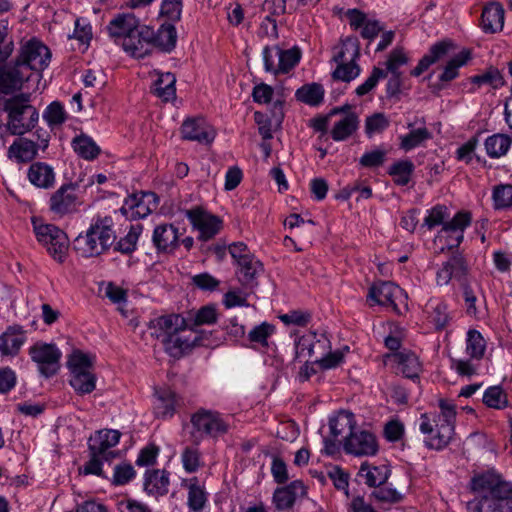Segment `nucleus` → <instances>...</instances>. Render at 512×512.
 Segmentation results:
<instances>
[{
    "mask_svg": "<svg viewBox=\"0 0 512 512\" xmlns=\"http://www.w3.org/2000/svg\"><path fill=\"white\" fill-rule=\"evenodd\" d=\"M477 497L467 503L468 512H512V484L493 470L475 474L470 480Z\"/></svg>",
    "mask_w": 512,
    "mask_h": 512,
    "instance_id": "obj_1",
    "label": "nucleus"
},
{
    "mask_svg": "<svg viewBox=\"0 0 512 512\" xmlns=\"http://www.w3.org/2000/svg\"><path fill=\"white\" fill-rule=\"evenodd\" d=\"M111 216H97L85 234H79L73 241L74 250L84 258L98 257L113 245L116 235Z\"/></svg>",
    "mask_w": 512,
    "mask_h": 512,
    "instance_id": "obj_2",
    "label": "nucleus"
},
{
    "mask_svg": "<svg viewBox=\"0 0 512 512\" xmlns=\"http://www.w3.org/2000/svg\"><path fill=\"white\" fill-rule=\"evenodd\" d=\"M29 93H19L9 98H3V111L7 113L6 132L22 136L32 131L39 120V112L30 103Z\"/></svg>",
    "mask_w": 512,
    "mask_h": 512,
    "instance_id": "obj_3",
    "label": "nucleus"
},
{
    "mask_svg": "<svg viewBox=\"0 0 512 512\" xmlns=\"http://www.w3.org/2000/svg\"><path fill=\"white\" fill-rule=\"evenodd\" d=\"M95 356L75 349L68 356L67 367L70 371L69 384L79 395L92 393L96 388V375L92 372Z\"/></svg>",
    "mask_w": 512,
    "mask_h": 512,
    "instance_id": "obj_4",
    "label": "nucleus"
},
{
    "mask_svg": "<svg viewBox=\"0 0 512 512\" xmlns=\"http://www.w3.org/2000/svg\"><path fill=\"white\" fill-rule=\"evenodd\" d=\"M193 431L191 437L197 446L204 437L218 439L230 430V423L219 411L199 408L190 418Z\"/></svg>",
    "mask_w": 512,
    "mask_h": 512,
    "instance_id": "obj_5",
    "label": "nucleus"
},
{
    "mask_svg": "<svg viewBox=\"0 0 512 512\" xmlns=\"http://www.w3.org/2000/svg\"><path fill=\"white\" fill-rule=\"evenodd\" d=\"M144 26L133 13H119L109 22L107 30L112 38H122L123 49L136 58L142 51L140 32Z\"/></svg>",
    "mask_w": 512,
    "mask_h": 512,
    "instance_id": "obj_6",
    "label": "nucleus"
},
{
    "mask_svg": "<svg viewBox=\"0 0 512 512\" xmlns=\"http://www.w3.org/2000/svg\"><path fill=\"white\" fill-rule=\"evenodd\" d=\"M142 51H139L136 58L143 59L151 55L153 48L159 52L170 54L177 45V30L173 23L164 22L157 31L146 25L140 32Z\"/></svg>",
    "mask_w": 512,
    "mask_h": 512,
    "instance_id": "obj_7",
    "label": "nucleus"
},
{
    "mask_svg": "<svg viewBox=\"0 0 512 512\" xmlns=\"http://www.w3.org/2000/svg\"><path fill=\"white\" fill-rule=\"evenodd\" d=\"M37 240L47 247L50 256L59 263L66 259L69 239L66 233L54 224L34 225Z\"/></svg>",
    "mask_w": 512,
    "mask_h": 512,
    "instance_id": "obj_8",
    "label": "nucleus"
},
{
    "mask_svg": "<svg viewBox=\"0 0 512 512\" xmlns=\"http://www.w3.org/2000/svg\"><path fill=\"white\" fill-rule=\"evenodd\" d=\"M28 353L44 377L50 378L60 370L62 352L56 344L38 341L29 348Z\"/></svg>",
    "mask_w": 512,
    "mask_h": 512,
    "instance_id": "obj_9",
    "label": "nucleus"
},
{
    "mask_svg": "<svg viewBox=\"0 0 512 512\" xmlns=\"http://www.w3.org/2000/svg\"><path fill=\"white\" fill-rule=\"evenodd\" d=\"M419 430L426 435L425 446L438 451L447 447L455 435L454 428L442 422H436L428 413L421 414Z\"/></svg>",
    "mask_w": 512,
    "mask_h": 512,
    "instance_id": "obj_10",
    "label": "nucleus"
},
{
    "mask_svg": "<svg viewBox=\"0 0 512 512\" xmlns=\"http://www.w3.org/2000/svg\"><path fill=\"white\" fill-rule=\"evenodd\" d=\"M51 52L40 40L32 38L21 45L16 65L42 72L50 63Z\"/></svg>",
    "mask_w": 512,
    "mask_h": 512,
    "instance_id": "obj_11",
    "label": "nucleus"
},
{
    "mask_svg": "<svg viewBox=\"0 0 512 512\" xmlns=\"http://www.w3.org/2000/svg\"><path fill=\"white\" fill-rule=\"evenodd\" d=\"M159 197L152 191H139L128 195L120 212L126 219L133 221L147 217L158 207Z\"/></svg>",
    "mask_w": 512,
    "mask_h": 512,
    "instance_id": "obj_12",
    "label": "nucleus"
},
{
    "mask_svg": "<svg viewBox=\"0 0 512 512\" xmlns=\"http://www.w3.org/2000/svg\"><path fill=\"white\" fill-rule=\"evenodd\" d=\"M472 213L466 210L458 211L451 220L447 221L437 234V238L445 239L446 247L442 248L451 252L459 250L460 244L464 240V231L471 225Z\"/></svg>",
    "mask_w": 512,
    "mask_h": 512,
    "instance_id": "obj_13",
    "label": "nucleus"
},
{
    "mask_svg": "<svg viewBox=\"0 0 512 512\" xmlns=\"http://www.w3.org/2000/svg\"><path fill=\"white\" fill-rule=\"evenodd\" d=\"M470 265L463 252L455 250L449 259L442 263L441 268L436 273V281L439 286H445L452 279L459 285L469 282Z\"/></svg>",
    "mask_w": 512,
    "mask_h": 512,
    "instance_id": "obj_14",
    "label": "nucleus"
},
{
    "mask_svg": "<svg viewBox=\"0 0 512 512\" xmlns=\"http://www.w3.org/2000/svg\"><path fill=\"white\" fill-rule=\"evenodd\" d=\"M184 214L193 228L199 231L198 239L201 241H208L214 238L223 227L221 218L209 213L202 206L187 209L184 211Z\"/></svg>",
    "mask_w": 512,
    "mask_h": 512,
    "instance_id": "obj_15",
    "label": "nucleus"
},
{
    "mask_svg": "<svg viewBox=\"0 0 512 512\" xmlns=\"http://www.w3.org/2000/svg\"><path fill=\"white\" fill-rule=\"evenodd\" d=\"M77 188L76 183L61 185L49 199V210L59 217L76 212L80 205Z\"/></svg>",
    "mask_w": 512,
    "mask_h": 512,
    "instance_id": "obj_16",
    "label": "nucleus"
},
{
    "mask_svg": "<svg viewBox=\"0 0 512 512\" xmlns=\"http://www.w3.org/2000/svg\"><path fill=\"white\" fill-rule=\"evenodd\" d=\"M307 486L301 480L278 487L273 493V504L278 511L289 512L295 503L307 496Z\"/></svg>",
    "mask_w": 512,
    "mask_h": 512,
    "instance_id": "obj_17",
    "label": "nucleus"
},
{
    "mask_svg": "<svg viewBox=\"0 0 512 512\" xmlns=\"http://www.w3.org/2000/svg\"><path fill=\"white\" fill-rule=\"evenodd\" d=\"M121 438V432L115 429H101L90 436L88 450L100 454L106 462L113 460L118 453L110 449L115 447Z\"/></svg>",
    "mask_w": 512,
    "mask_h": 512,
    "instance_id": "obj_18",
    "label": "nucleus"
},
{
    "mask_svg": "<svg viewBox=\"0 0 512 512\" xmlns=\"http://www.w3.org/2000/svg\"><path fill=\"white\" fill-rule=\"evenodd\" d=\"M344 451L355 456H373L378 452V443L375 435L362 430L347 434L344 441Z\"/></svg>",
    "mask_w": 512,
    "mask_h": 512,
    "instance_id": "obj_19",
    "label": "nucleus"
},
{
    "mask_svg": "<svg viewBox=\"0 0 512 512\" xmlns=\"http://www.w3.org/2000/svg\"><path fill=\"white\" fill-rule=\"evenodd\" d=\"M153 413L162 420L171 419L183 405V399L169 388L155 389Z\"/></svg>",
    "mask_w": 512,
    "mask_h": 512,
    "instance_id": "obj_20",
    "label": "nucleus"
},
{
    "mask_svg": "<svg viewBox=\"0 0 512 512\" xmlns=\"http://www.w3.org/2000/svg\"><path fill=\"white\" fill-rule=\"evenodd\" d=\"M188 322L179 314H169L154 318L149 321L148 327L154 330L151 335L161 340L167 336L178 334L187 328Z\"/></svg>",
    "mask_w": 512,
    "mask_h": 512,
    "instance_id": "obj_21",
    "label": "nucleus"
},
{
    "mask_svg": "<svg viewBox=\"0 0 512 512\" xmlns=\"http://www.w3.org/2000/svg\"><path fill=\"white\" fill-rule=\"evenodd\" d=\"M179 230L173 224H160L154 228L152 242L157 253L172 254L179 247Z\"/></svg>",
    "mask_w": 512,
    "mask_h": 512,
    "instance_id": "obj_22",
    "label": "nucleus"
},
{
    "mask_svg": "<svg viewBox=\"0 0 512 512\" xmlns=\"http://www.w3.org/2000/svg\"><path fill=\"white\" fill-rule=\"evenodd\" d=\"M22 66L16 65L14 59L10 63L0 65V93L4 95H11L16 91H20L23 87L25 78L22 73Z\"/></svg>",
    "mask_w": 512,
    "mask_h": 512,
    "instance_id": "obj_23",
    "label": "nucleus"
},
{
    "mask_svg": "<svg viewBox=\"0 0 512 512\" xmlns=\"http://www.w3.org/2000/svg\"><path fill=\"white\" fill-rule=\"evenodd\" d=\"M170 472L165 469H147L144 473L143 491L155 499L169 492Z\"/></svg>",
    "mask_w": 512,
    "mask_h": 512,
    "instance_id": "obj_24",
    "label": "nucleus"
},
{
    "mask_svg": "<svg viewBox=\"0 0 512 512\" xmlns=\"http://www.w3.org/2000/svg\"><path fill=\"white\" fill-rule=\"evenodd\" d=\"M181 135L184 140L209 144L215 138V133L209 129L203 117L187 118L181 125Z\"/></svg>",
    "mask_w": 512,
    "mask_h": 512,
    "instance_id": "obj_25",
    "label": "nucleus"
},
{
    "mask_svg": "<svg viewBox=\"0 0 512 512\" xmlns=\"http://www.w3.org/2000/svg\"><path fill=\"white\" fill-rule=\"evenodd\" d=\"M401 294L402 289L398 285L390 281H382L370 287L368 296L378 305L392 307L399 314L396 298Z\"/></svg>",
    "mask_w": 512,
    "mask_h": 512,
    "instance_id": "obj_26",
    "label": "nucleus"
},
{
    "mask_svg": "<svg viewBox=\"0 0 512 512\" xmlns=\"http://www.w3.org/2000/svg\"><path fill=\"white\" fill-rule=\"evenodd\" d=\"M504 8L500 2L487 3L482 10L480 26L487 34L502 31L504 26Z\"/></svg>",
    "mask_w": 512,
    "mask_h": 512,
    "instance_id": "obj_27",
    "label": "nucleus"
},
{
    "mask_svg": "<svg viewBox=\"0 0 512 512\" xmlns=\"http://www.w3.org/2000/svg\"><path fill=\"white\" fill-rule=\"evenodd\" d=\"M452 47L453 42L449 39L433 44L428 53L419 60L417 66L410 71V75L419 77L427 71L431 65L444 58Z\"/></svg>",
    "mask_w": 512,
    "mask_h": 512,
    "instance_id": "obj_28",
    "label": "nucleus"
},
{
    "mask_svg": "<svg viewBox=\"0 0 512 512\" xmlns=\"http://www.w3.org/2000/svg\"><path fill=\"white\" fill-rule=\"evenodd\" d=\"M452 47L453 42L449 39L433 44L428 53L419 60L417 66L410 71V75L419 77L427 71L431 65L444 58Z\"/></svg>",
    "mask_w": 512,
    "mask_h": 512,
    "instance_id": "obj_29",
    "label": "nucleus"
},
{
    "mask_svg": "<svg viewBox=\"0 0 512 512\" xmlns=\"http://www.w3.org/2000/svg\"><path fill=\"white\" fill-rule=\"evenodd\" d=\"M24 330L20 325L8 326L6 331L0 335V355L2 357L18 355L26 338Z\"/></svg>",
    "mask_w": 512,
    "mask_h": 512,
    "instance_id": "obj_30",
    "label": "nucleus"
},
{
    "mask_svg": "<svg viewBox=\"0 0 512 512\" xmlns=\"http://www.w3.org/2000/svg\"><path fill=\"white\" fill-rule=\"evenodd\" d=\"M28 180L32 185L41 189H50L55 184V172L52 166L45 162H33L27 171Z\"/></svg>",
    "mask_w": 512,
    "mask_h": 512,
    "instance_id": "obj_31",
    "label": "nucleus"
},
{
    "mask_svg": "<svg viewBox=\"0 0 512 512\" xmlns=\"http://www.w3.org/2000/svg\"><path fill=\"white\" fill-rule=\"evenodd\" d=\"M238 266V279L246 288L258 285L257 278L263 272V264L252 254L236 264Z\"/></svg>",
    "mask_w": 512,
    "mask_h": 512,
    "instance_id": "obj_32",
    "label": "nucleus"
},
{
    "mask_svg": "<svg viewBox=\"0 0 512 512\" xmlns=\"http://www.w3.org/2000/svg\"><path fill=\"white\" fill-rule=\"evenodd\" d=\"M424 313L427 319L435 327L436 331H442L451 320L448 305L439 299H430L425 305Z\"/></svg>",
    "mask_w": 512,
    "mask_h": 512,
    "instance_id": "obj_33",
    "label": "nucleus"
},
{
    "mask_svg": "<svg viewBox=\"0 0 512 512\" xmlns=\"http://www.w3.org/2000/svg\"><path fill=\"white\" fill-rule=\"evenodd\" d=\"M182 486L188 488L187 506L194 512L202 511L208 502V492L204 485L199 483L198 477L183 480Z\"/></svg>",
    "mask_w": 512,
    "mask_h": 512,
    "instance_id": "obj_34",
    "label": "nucleus"
},
{
    "mask_svg": "<svg viewBox=\"0 0 512 512\" xmlns=\"http://www.w3.org/2000/svg\"><path fill=\"white\" fill-rule=\"evenodd\" d=\"M37 154V143L25 137L16 139L8 149V157L15 159L18 163L31 162Z\"/></svg>",
    "mask_w": 512,
    "mask_h": 512,
    "instance_id": "obj_35",
    "label": "nucleus"
},
{
    "mask_svg": "<svg viewBox=\"0 0 512 512\" xmlns=\"http://www.w3.org/2000/svg\"><path fill=\"white\" fill-rule=\"evenodd\" d=\"M333 61L337 64L332 72V79L335 81L350 82L359 76L361 72L360 66L356 61L351 59H343V52H337L333 56Z\"/></svg>",
    "mask_w": 512,
    "mask_h": 512,
    "instance_id": "obj_36",
    "label": "nucleus"
},
{
    "mask_svg": "<svg viewBox=\"0 0 512 512\" xmlns=\"http://www.w3.org/2000/svg\"><path fill=\"white\" fill-rule=\"evenodd\" d=\"M176 77L171 72L159 73L153 82L150 92L163 102H169L176 98Z\"/></svg>",
    "mask_w": 512,
    "mask_h": 512,
    "instance_id": "obj_37",
    "label": "nucleus"
},
{
    "mask_svg": "<svg viewBox=\"0 0 512 512\" xmlns=\"http://www.w3.org/2000/svg\"><path fill=\"white\" fill-rule=\"evenodd\" d=\"M287 0H265L264 9L269 12L261 23V29H264L267 35L278 37L277 21L275 16L286 13Z\"/></svg>",
    "mask_w": 512,
    "mask_h": 512,
    "instance_id": "obj_38",
    "label": "nucleus"
},
{
    "mask_svg": "<svg viewBox=\"0 0 512 512\" xmlns=\"http://www.w3.org/2000/svg\"><path fill=\"white\" fill-rule=\"evenodd\" d=\"M469 81L474 86L470 89V92H475L476 89L480 88L482 85H488L492 89L497 90L503 87L506 83L500 70L493 65L487 67L482 74L471 76Z\"/></svg>",
    "mask_w": 512,
    "mask_h": 512,
    "instance_id": "obj_39",
    "label": "nucleus"
},
{
    "mask_svg": "<svg viewBox=\"0 0 512 512\" xmlns=\"http://www.w3.org/2000/svg\"><path fill=\"white\" fill-rule=\"evenodd\" d=\"M392 356L401 367V372L404 377L411 380L419 379V374L422 370V367L419 358L414 352L400 351L393 353Z\"/></svg>",
    "mask_w": 512,
    "mask_h": 512,
    "instance_id": "obj_40",
    "label": "nucleus"
},
{
    "mask_svg": "<svg viewBox=\"0 0 512 512\" xmlns=\"http://www.w3.org/2000/svg\"><path fill=\"white\" fill-rule=\"evenodd\" d=\"M325 89L322 84L312 82L302 85L295 92L297 101L309 105L311 107H318L324 101Z\"/></svg>",
    "mask_w": 512,
    "mask_h": 512,
    "instance_id": "obj_41",
    "label": "nucleus"
},
{
    "mask_svg": "<svg viewBox=\"0 0 512 512\" xmlns=\"http://www.w3.org/2000/svg\"><path fill=\"white\" fill-rule=\"evenodd\" d=\"M358 127V115L355 112H349L334 124L330 134L334 141H345L357 131Z\"/></svg>",
    "mask_w": 512,
    "mask_h": 512,
    "instance_id": "obj_42",
    "label": "nucleus"
},
{
    "mask_svg": "<svg viewBox=\"0 0 512 512\" xmlns=\"http://www.w3.org/2000/svg\"><path fill=\"white\" fill-rule=\"evenodd\" d=\"M218 312L214 304L202 306L196 312H190L186 318L187 328L196 331L197 326L213 325L218 321Z\"/></svg>",
    "mask_w": 512,
    "mask_h": 512,
    "instance_id": "obj_43",
    "label": "nucleus"
},
{
    "mask_svg": "<svg viewBox=\"0 0 512 512\" xmlns=\"http://www.w3.org/2000/svg\"><path fill=\"white\" fill-rule=\"evenodd\" d=\"M71 146L80 158L88 161L96 159L101 153V148L96 142L84 133L75 136L71 141Z\"/></svg>",
    "mask_w": 512,
    "mask_h": 512,
    "instance_id": "obj_44",
    "label": "nucleus"
},
{
    "mask_svg": "<svg viewBox=\"0 0 512 512\" xmlns=\"http://www.w3.org/2000/svg\"><path fill=\"white\" fill-rule=\"evenodd\" d=\"M390 472L387 465L371 467L367 462H364L360 467L358 475L365 478V483L369 487H376L386 483Z\"/></svg>",
    "mask_w": 512,
    "mask_h": 512,
    "instance_id": "obj_45",
    "label": "nucleus"
},
{
    "mask_svg": "<svg viewBox=\"0 0 512 512\" xmlns=\"http://www.w3.org/2000/svg\"><path fill=\"white\" fill-rule=\"evenodd\" d=\"M274 50L275 56L278 57L277 75L289 73L301 59V51L296 46L287 50L274 46Z\"/></svg>",
    "mask_w": 512,
    "mask_h": 512,
    "instance_id": "obj_46",
    "label": "nucleus"
},
{
    "mask_svg": "<svg viewBox=\"0 0 512 512\" xmlns=\"http://www.w3.org/2000/svg\"><path fill=\"white\" fill-rule=\"evenodd\" d=\"M472 59V52L470 49H463L452 59H450L443 72L439 76V82H450L458 77L459 68L466 65Z\"/></svg>",
    "mask_w": 512,
    "mask_h": 512,
    "instance_id": "obj_47",
    "label": "nucleus"
},
{
    "mask_svg": "<svg viewBox=\"0 0 512 512\" xmlns=\"http://www.w3.org/2000/svg\"><path fill=\"white\" fill-rule=\"evenodd\" d=\"M414 170V163L409 159H404L394 162L388 168L387 173L393 178L396 185L406 186L411 181Z\"/></svg>",
    "mask_w": 512,
    "mask_h": 512,
    "instance_id": "obj_48",
    "label": "nucleus"
},
{
    "mask_svg": "<svg viewBox=\"0 0 512 512\" xmlns=\"http://www.w3.org/2000/svg\"><path fill=\"white\" fill-rule=\"evenodd\" d=\"M161 341L164 345L166 353H168L171 357L176 359L181 358L183 355L190 352L192 348H194L193 341L184 339L180 337L178 334L167 336L166 338H163Z\"/></svg>",
    "mask_w": 512,
    "mask_h": 512,
    "instance_id": "obj_49",
    "label": "nucleus"
},
{
    "mask_svg": "<svg viewBox=\"0 0 512 512\" xmlns=\"http://www.w3.org/2000/svg\"><path fill=\"white\" fill-rule=\"evenodd\" d=\"M329 427L334 437L342 435L346 431L351 434L356 428L355 416L350 411L342 410L335 418L329 420Z\"/></svg>",
    "mask_w": 512,
    "mask_h": 512,
    "instance_id": "obj_50",
    "label": "nucleus"
},
{
    "mask_svg": "<svg viewBox=\"0 0 512 512\" xmlns=\"http://www.w3.org/2000/svg\"><path fill=\"white\" fill-rule=\"evenodd\" d=\"M511 143L512 140L508 135L501 133L493 134L485 140L487 155L490 158H499L504 156L508 152Z\"/></svg>",
    "mask_w": 512,
    "mask_h": 512,
    "instance_id": "obj_51",
    "label": "nucleus"
},
{
    "mask_svg": "<svg viewBox=\"0 0 512 512\" xmlns=\"http://www.w3.org/2000/svg\"><path fill=\"white\" fill-rule=\"evenodd\" d=\"M142 229L141 224L131 225L128 233L116 243L114 250L125 255L132 254L137 249V241Z\"/></svg>",
    "mask_w": 512,
    "mask_h": 512,
    "instance_id": "obj_52",
    "label": "nucleus"
},
{
    "mask_svg": "<svg viewBox=\"0 0 512 512\" xmlns=\"http://www.w3.org/2000/svg\"><path fill=\"white\" fill-rule=\"evenodd\" d=\"M483 403L493 409H504L509 406L507 395L501 386L488 387L482 398Z\"/></svg>",
    "mask_w": 512,
    "mask_h": 512,
    "instance_id": "obj_53",
    "label": "nucleus"
},
{
    "mask_svg": "<svg viewBox=\"0 0 512 512\" xmlns=\"http://www.w3.org/2000/svg\"><path fill=\"white\" fill-rule=\"evenodd\" d=\"M317 334L310 332L306 335H302L295 341V360L301 358H311L314 355V348L317 343H320L316 339Z\"/></svg>",
    "mask_w": 512,
    "mask_h": 512,
    "instance_id": "obj_54",
    "label": "nucleus"
},
{
    "mask_svg": "<svg viewBox=\"0 0 512 512\" xmlns=\"http://www.w3.org/2000/svg\"><path fill=\"white\" fill-rule=\"evenodd\" d=\"M438 406L440 409L439 413H429L431 418L435 419L436 422H442L445 425H449L451 428L455 429V421H456V405L447 399H440L438 401Z\"/></svg>",
    "mask_w": 512,
    "mask_h": 512,
    "instance_id": "obj_55",
    "label": "nucleus"
},
{
    "mask_svg": "<svg viewBox=\"0 0 512 512\" xmlns=\"http://www.w3.org/2000/svg\"><path fill=\"white\" fill-rule=\"evenodd\" d=\"M486 342L482 334L475 329L467 333L466 352L474 359H481L484 356Z\"/></svg>",
    "mask_w": 512,
    "mask_h": 512,
    "instance_id": "obj_56",
    "label": "nucleus"
},
{
    "mask_svg": "<svg viewBox=\"0 0 512 512\" xmlns=\"http://www.w3.org/2000/svg\"><path fill=\"white\" fill-rule=\"evenodd\" d=\"M493 208L503 210L512 206V184H498L492 191Z\"/></svg>",
    "mask_w": 512,
    "mask_h": 512,
    "instance_id": "obj_57",
    "label": "nucleus"
},
{
    "mask_svg": "<svg viewBox=\"0 0 512 512\" xmlns=\"http://www.w3.org/2000/svg\"><path fill=\"white\" fill-rule=\"evenodd\" d=\"M431 138L432 134L426 127L414 129L408 134L401 136L400 147L405 151H410Z\"/></svg>",
    "mask_w": 512,
    "mask_h": 512,
    "instance_id": "obj_58",
    "label": "nucleus"
},
{
    "mask_svg": "<svg viewBox=\"0 0 512 512\" xmlns=\"http://www.w3.org/2000/svg\"><path fill=\"white\" fill-rule=\"evenodd\" d=\"M275 329V325L268 322H262L248 333V339L252 343H257L266 347L268 346V339L274 334Z\"/></svg>",
    "mask_w": 512,
    "mask_h": 512,
    "instance_id": "obj_59",
    "label": "nucleus"
},
{
    "mask_svg": "<svg viewBox=\"0 0 512 512\" xmlns=\"http://www.w3.org/2000/svg\"><path fill=\"white\" fill-rule=\"evenodd\" d=\"M387 158V150L384 148H377L365 152L359 159V165L362 168L376 169L385 163Z\"/></svg>",
    "mask_w": 512,
    "mask_h": 512,
    "instance_id": "obj_60",
    "label": "nucleus"
},
{
    "mask_svg": "<svg viewBox=\"0 0 512 512\" xmlns=\"http://www.w3.org/2000/svg\"><path fill=\"white\" fill-rule=\"evenodd\" d=\"M409 58L401 47L394 48L388 55L386 65L387 74H402L399 70L401 66L408 63Z\"/></svg>",
    "mask_w": 512,
    "mask_h": 512,
    "instance_id": "obj_61",
    "label": "nucleus"
},
{
    "mask_svg": "<svg viewBox=\"0 0 512 512\" xmlns=\"http://www.w3.org/2000/svg\"><path fill=\"white\" fill-rule=\"evenodd\" d=\"M389 120L384 113H374L365 120V133L371 138L376 133H382L389 127Z\"/></svg>",
    "mask_w": 512,
    "mask_h": 512,
    "instance_id": "obj_62",
    "label": "nucleus"
},
{
    "mask_svg": "<svg viewBox=\"0 0 512 512\" xmlns=\"http://www.w3.org/2000/svg\"><path fill=\"white\" fill-rule=\"evenodd\" d=\"M136 477L134 467L127 462L117 464L114 467L112 483L116 486H123L128 484Z\"/></svg>",
    "mask_w": 512,
    "mask_h": 512,
    "instance_id": "obj_63",
    "label": "nucleus"
},
{
    "mask_svg": "<svg viewBox=\"0 0 512 512\" xmlns=\"http://www.w3.org/2000/svg\"><path fill=\"white\" fill-rule=\"evenodd\" d=\"M183 468L188 473H195L201 466V453L196 447H186L181 455Z\"/></svg>",
    "mask_w": 512,
    "mask_h": 512,
    "instance_id": "obj_64",
    "label": "nucleus"
}]
</instances>
